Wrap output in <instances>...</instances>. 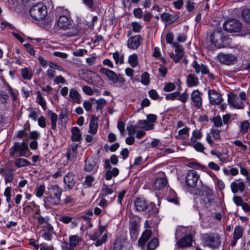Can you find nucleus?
Instances as JSON below:
<instances>
[{"instance_id":"nucleus-1","label":"nucleus","mask_w":250,"mask_h":250,"mask_svg":"<svg viewBox=\"0 0 250 250\" xmlns=\"http://www.w3.org/2000/svg\"><path fill=\"white\" fill-rule=\"evenodd\" d=\"M47 189L48 192L43 199L45 207L50 208L60 204L62 189L58 185L51 186Z\"/></svg>"},{"instance_id":"nucleus-2","label":"nucleus","mask_w":250,"mask_h":250,"mask_svg":"<svg viewBox=\"0 0 250 250\" xmlns=\"http://www.w3.org/2000/svg\"><path fill=\"white\" fill-rule=\"evenodd\" d=\"M34 217L36 218L38 224L41 226V236L44 240L51 241L52 238V234L54 233V228L49 222L50 219L48 217H43L41 215Z\"/></svg>"},{"instance_id":"nucleus-3","label":"nucleus","mask_w":250,"mask_h":250,"mask_svg":"<svg viewBox=\"0 0 250 250\" xmlns=\"http://www.w3.org/2000/svg\"><path fill=\"white\" fill-rule=\"evenodd\" d=\"M136 211L138 212L145 211L149 216L153 215L157 212V208L155 204L148 203L145 200L136 198L134 202Z\"/></svg>"},{"instance_id":"nucleus-4","label":"nucleus","mask_w":250,"mask_h":250,"mask_svg":"<svg viewBox=\"0 0 250 250\" xmlns=\"http://www.w3.org/2000/svg\"><path fill=\"white\" fill-rule=\"evenodd\" d=\"M100 72L106 76L107 80L111 84L119 87H122L125 85V80L121 75H117L113 71L105 68H101Z\"/></svg>"},{"instance_id":"nucleus-5","label":"nucleus","mask_w":250,"mask_h":250,"mask_svg":"<svg viewBox=\"0 0 250 250\" xmlns=\"http://www.w3.org/2000/svg\"><path fill=\"white\" fill-rule=\"evenodd\" d=\"M202 239L204 246L211 249L218 248L221 245V237L216 233L204 234Z\"/></svg>"},{"instance_id":"nucleus-6","label":"nucleus","mask_w":250,"mask_h":250,"mask_svg":"<svg viewBox=\"0 0 250 250\" xmlns=\"http://www.w3.org/2000/svg\"><path fill=\"white\" fill-rule=\"evenodd\" d=\"M229 39L224 36L221 30H215L210 34V41L214 46L217 48L225 47L227 44L225 41Z\"/></svg>"},{"instance_id":"nucleus-7","label":"nucleus","mask_w":250,"mask_h":250,"mask_svg":"<svg viewBox=\"0 0 250 250\" xmlns=\"http://www.w3.org/2000/svg\"><path fill=\"white\" fill-rule=\"evenodd\" d=\"M47 14L46 7L42 3H38L33 5L30 10L32 18L37 21L43 20Z\"/></svg>"},{"instance_id":"nucleus-8","label":"nucleus","mask_w":250,"mask_h":250,"mask_svg":"<svg viewBox=\"0 0 250 250\" xmlns=\"http://www.w3.org/2000/svg\"><path fill=\"white\" fill-rule=\"evenodd\" d=\"M28 150V145L25 142L22 143L15 142L13 146L10 149V154L14 157L16 156V154L18 153L19 156L26 157V153Z\"/></svg>"},{"instance_id":"nucleus-9","label":"nucleus","mask_w":250,"mask_h":250,"mask_svg":"<svg viewBox=\"0 0 250 250\" xmlns=\"http://www.w3.org/2000/svg\"><path fill=\"white\" fill-rule=\"evenodd\" d=\"M241 27V23L236 19L228 20L223 24L224 29L229 32H238Z\"/></svg>"},{"instance_id":"nucleus-10","label":"nucleus","mask_w":250,"mask_h":250,"mask_svg":"<svg viewBox=\"0 0 250 250\" xmlns=\"http://www.w3.org/2000/svg\"><path fill=\"white\" fill-rule=\"evenodd\" d=\"M83 79L88 84L95 85L101 84L102 82V80L99 75L90 71L84 73Z\"/></svg>"},{"instance_id":"nucleus-11","label":"nucleus","mask_w":250,"mask_h":250,"mask_svg":"<svg viewBox=\"0 0 250 250\" xmlns=\"http://www.w3.org/2000/svg\"><path fill=\"white\" fill-rule=\"evenodd\" d=\"M172 46L175 48V54L169 53V55L175 63H178L184 55V50L183 46L180 45L177 42H174L172 43Z\"/></svg>"},{"instance_id":"nucleus-12","label":"nucleus","mask_w":250,"mask_h":250,"mask_svg":"<svg viewBox=\"0 0 250 250\" xmlns=\"http://www.w3.org/2000/svg\"><path fill=\"white\" fill-rule=\"evenodd\" d=\"M57 25L59 28L64 30L73 29L74 26L72 21L70 17L66 15H61L59 17L57 21Z\"/></svg>"},{"instance_id":"nucleus-13","label":"nucleus","mask_w":250,"mask_h":250,"mask_svg":"<svg viewBox=\"0 0 250 250\" xmlns=\"http://www.w3.org/2000/svg\"><path fill=\"white\" fill-rule=\"evenodd\" d=\"M203 94L198 89L194 90L190 95L191 104L196 109H199L202 106Z\"/></svg>"},{"instance_id":"nucleus-14","label":"nucleus","mask_w":250,"mask_h":250,"mask_svg":"<svg viewBox=\"0 0 250 250\" xmlns=\"http://www.w3.org/2000/svg\"><path fill=\"white\" fill-rule=\"evenodd\" d=\"M199 178V175L195 170H189L186 175V182L187 185L191 188H195Z\"/></svg>"},{"instance_id":"nucleus-15","label":"nucleus","mask_w":250,"mask_h":250,"mask_svg":"<svg viewBox=\"0 0 250 250\" xmlns=\"http://www.w3.org/2000/svg\"><path fill=\"white\" fill-rule=\"evenodd\" d=\"M228 101L229 104L234 108H244L243 102L241 101L237 95L233 93L228 95Z\"/></svg>"},{"instance_id":"nucleus-16","label":"nucleus","mask_w":250,"mask_h":250,"mask_svg":"<svg viewBox=\"0 0 250 250\" xmlns=\"http://www.w3.org/2000/svg\"><path fill=\"white\" fill-rule=\"evenodd\" d=\"M140 226V221L139 219L134 218L131 219L129 224V231L132 239L135 240L137 239Z\"/></svg>"},{"instance_id":"nucleus-17","label":"nucleus","mask_w":250,"mask_h":250,"mask_svg":"<svg viewBox=\"0 0 250 250\" xmlns=\"http://www.w3.org/2000/svg\"><path fill=\"white\" fill-rule=\"evenodd\" d=\"M76 182L75 174L72 172H68L63 178L64 188L65 190L73 189Z\"/></svg>"},{"instance_id":"nucleus-18","label":"nucleus","mask_w":250,"mask_h":250,"mask_svg":"<svg viewBox=\"0 0 250 250\" xmlns=\"http://www.w3.org/2000/svg\"><path fill=\"white\" fill-rule=\"evenodd\" d=\"M143 41L141 35H136L130 37L127 42V47L131 49H137Z\"/></svg>"},{"instance_id":"nucleus-19","label":"nucleus","mask_w":250,"mask_h":250,"mask_svg":"<svg viewBox=\"0 0 250 250\" xmlns=\"http://www.w3.org/2000/svg\"><path fill=\"white\" fill-rule=\"evenodd\" d=\"M219 61L222 64L229 65L236 60L237 57L232 54H219L218 56Z\"/></svg>"},{"instance_id":"nucleus-20","label":"nucleus","mask_w":250,"mask_h":250,"mask_svg":"<svg viewBox=\"0 0 250 250\" xmlns=\"http://www.w3.org/2000/svg\"><path fill=\"white\" fill-rule=\"evenodd\" d=\"M102 233L99 230L94 233L90 235V239L92 240H96L95 243V245L96 247H99L101 246L103 243H104L107 241V235L106 233H104L101 237V239L99 238L102 235Z\"/></svg>"},{"instance_id":"nucleus-21","label":"nucleus","mask_w":250,"mask_h":250,"mask_svg":"<svg viewBox=\"0 0 250 250\" xmlns=\"http://www.w3.org/2000/svg\"><path fill=\"white\" fill-rule=\"evenodd\" d=\"M208 95L209 102L212 104H220L223 100L221 95L214 90L209 89Z\"/></svg>"},{"instance_id":"nucleus-22","label":"nucleus","mask_w":250,"mask_h":250,"mask_svg":"<svg viewBox=\"0 0 250 250\" xmlns=\"http://www.w3.org/2000/svg\"><path fill=\"white\" fill-rule=\"evenodd\" d=\"M68 99L73 104H80L82 97L76 88H72L69 90Z\"/></svg>"},{"instance_id":"nucleus-23","label":"nucleus","mask_w":250,"mask_h":250,"mask_svg":"<svg viewBox=\"0 0 250 250\" xmlns=\"http://www.w3.org/2000/svg\"><path fill=\"white\" fill-rule=\"evenodd\" d=\"M244 232L243 228L240 226H236L234 228L233 238L231 242V246H235L237 243L238 240L241 238L243 236Z\"/></svg>"},{"instance_id":"nucleus-24","label":"nucleus","mask_w":250,"mask_h":250,"mask_svg":"<svg viewBox=\"0 0 250 250\" xmlns=\"http://www.w3.org/2000/svg\"><path fill=\"white\" fill-rule=\"evenodd\" d=\"M152 236V231L150 229H146L142 233L139 238L138 243V246L143 248L146 244V242Z\"/></svg>"},{"instance_id":"nucleus-25","label":"nucleus","mask_w":250,"mask_h":250,"mask_svg":"<svg viewBox=\"0 0 250 250\" xmlns=\"http://www.w3.org/2000/svg\"><path fill=\"white\" fill-rule=\"evenodd\" d=\"M161 20L166 22L167 25H169L177 21L179 18L176 14H170L168 13H163L161 15Z\"/></svg>"},{"instance_id":"nucleus-26","label":"nucleus","mask_w":250,"mask_h":250,"mask_svg":"<svg viewBox=\"0 0 250 250\" xmlns=\"http://www.w3.org/2000/svg\"><path fill=\"white\" fill-rule=\"evenodd\" d=\"M192 236L191 234L185 235L177 242L178 246L180 248L189 247L192 245Z\"/></svg>"},{"instance_id":"nucleus-27","label":"nucleus","mask_w":250,"mask_h":250,"mask_svg":"<svg viewBox=\"0 0 250 250\" xmlns=\"http://www.w3.org/2000/svg\"><path fill=\"white\" fill-rule=\"evenodd\" d=\"M33 211H35L36 214H39L41 212L39 206L34 202H30L23 208V212L25 214H28Z\"/></svg>"},{"instance_id":"nucleus-28","label":"nucleus","mask_w":250,"mask_h":250,"mask_svg":"<svg viewBox=\"0 0 250 250\" xmlns=\"http://www.w3.org/2000/svg\"><path fill=\"white\" fill-rule=\"evenodd\" d=\"M245 185L243 182H239L238 180L232 182L230 184V188L233 193L238 192H243L245 190Z\"/></svg>"},{"instance_id":"nucleus-29","label":"nucleus","mask_w":250,"mask_h":250,"mask_svg":"<svg viewBox=\"0 0 250 250\" xmlns=\"http://www.w3.org/2000/svg\"><path fill=\"white\" fill-rule=\"evenodd\" d=\"M197 74L201 73L202 75L208 74L209 70L205 65L198 63L196 61H194L192 64Z\"/></svg>"},{"instance_id":"nucleus-30","label":"nucleus","mask_w":250,"mask_h":250,"mask_svg":"<svg viewBox=\"0 0 250 250\" xmlns=\"http://www.w3.org/2000/svg\"><path fill=\"white\" fill-rule=\"evenodd\" d=\"M181 81L177 79L174 81V83H167L165 84V86L164 87V90L166 92H170L174 90L175 89L176 85L178 86V90H181Z\"/></svg>"},{"instance_id":"nucleus-31","label":"nucleus","mask_w":250,"mask_h":250,"mask_svg":"<svg viewBox=\"0 0 250 250\" xmlns=\"http://www.w3.org/2000/svg\"><path fill=\"white\" fill-rule=\"evenodd\" d=\"M187 86L191 87L197 86L199 83L198 78L193 74H189L187 78Z\"/></svg>"},{"instance_id":"nucleus-32","label":"nucleus","mask_w":250,"mask_h":250,"mask_svg":"<svg viewBox=\"0 0 250 250\" xmlns=\"http://www.w3.org/2000/svg\"><path fill=\"white\" fill-rule=\"evenodd\" d=\"M98 128V119L93 116L89 122L88 133L91 135H95L97 132Z\"/></svg>"},{"instance_id":"nucleus-33","label":"nucleus","mask_w":250,"mask_h":250,"mask_svg":"<svg viewBox=\"0 0 250 250\" xmlns=\"http://www.w3.org/2000/svg\"><path fill=\"white\" fill-rule=\"evenodd\" d=\"M71 140L73 142H80L82 140L80 129L77 126L73 127L71 129Z\"/></svg>"},{"instance_id":"nucleus-34","label":"nucleus","mask_w":250,"mask_h":250,"mask_svg":"<svg viewBox=\"0 0 250 250\" xmlns=\"http://www.w3.org/2000/svg\"><path fill=\"white\" fill-rule=\"evenodd\" d=\"M96 166V160L92 158L87 159L85 162L84 170L87 172L94 170Z\"/></svg>"},{"instance_id":"nucleus-35","label":"nucleus","mask_w":250,"mask_h":250,"mask_svg":"<svg viewBox=\"0 0 250 250\" xmlns=\"http://www.w3.org/2000/svg\"><path fill=\"white\" fill-rule=\"evenodd\" d=\"M1 173L4 178L6 183L11 182L13 180L14 170L3 169L1 171Z\"/></svg>"},{"instance_id":"nucleus-36","label":"nucleus","mask_w":250,"mask_h":250,"mask_svg":"<svg viewBox=\"0 0 250 250\" xmlns=\"http://www.w3.org/2000/svg\"><path fill=\"white\" fill-rule=\"evenodd\" d=\"M167 184V179L165 178H157L154 183V187L156 189L160 190L164 188Z\"/></svg>"},{"instance_id":"nucleus-37","label":"nucleus","mask_w":250,"mask_h":250,"mask_svg":"<svg viewBox=\"0 0 250 250\" xmlns=\"http://www.w3.org/2000/svg\"><path fill=\"white\" fill-rule=\"evenodd\" d=\"M21 75L23 79L30 80L33 76V71L31 68L24 67L21 69Z\"/></svg>"},{"instance_id":"nucleus-38","label":"nucleus","mask_w":250,"mask_h":250,"mask_svg":"<svg viewBox=\"0 0 250 250\" xmlns=\"http://www.w3.org/2000/svg\"><path fill=\"white\" fill-rule=\"evenodd\" d=\"M187 145L199 152H203L205 148L204 145L198 141L188 142Z\"/></svg>"},{"instance_id":"nucleus-39","label":"nucleus","mask_w":250,"mask_h":250,"mask_svg":"<svg viewBox=\"0 0 250 250\" xmlns=\"http://www.w3.org/2000/svg\"><path fill=\"white\" fill-rule=\"evenodd\" d=\"M36 102L41 106L42 109L45 111L46 109V102L44 98L42 96L40 91L36 92Z\"/></svg>"},{"instance_id":"nucleus-40","label":"nucleus","mask_w":250,"mask_h":250,"mask_svg":"<svg viewBox=\"0 0 250 250\" xmlns=\"http://www.w3.org/2000/svg\"><path fill=\"white\" fill-rule=\"evenodd\" d=\"M82 241V238L78 235H71L69 237V243L74 248L79 242Z\"/></svg>"},{"instance_id":"nucleus-41","label":"nucleus","mask_w":250,"mask_h":250,"mask_svg":"<svg viewBox=\"0 0 250 250\" xmlns=\"http://www.w3.org/2000/svg\"><path fill=\"white\" fill-rule=\"evenodd\" d=\"M203 137V134L200 129H196L192 132L191 136L188 142L198 141Z\"/></svg>"},{"instance_id":"nucleus-42","label":"nucleus","mask_w":250,"mask_h":250,"mask_svg":"<svg viewBox=\"0 0 250 250\" xmlns=\"http://www.w3.org/2000/svg\"><path fill=\"white\" fill-rule=\"evenodd\" d=\"M119 173V170L117 167H114L112 170L108 169L105 173V178L106 180H110L112 177H116Z\"/></svg>"},{"instance_id":"nucleus-43","label":"nucleus","mask_w":250,"mask_h":250,"mask_svg":"<svg viewBox=\"0 0 250 250\" xmlns=\"http://www.w3.org/2000/svg\"><path fill=\"white\" fill-rule=\"evenodd\" d=\"M141 128L145 129L146 130H150L153 129L154 125L149 123L147 120H140L138 122Z\"/></svg>"},{"instance_id":"nucleus-44","label":"nucleus","mask_w":250,"mask_h":250,"mask_svg":"<svg viewBox=\"0 0 250 250\" xmlns=\"http://www.w3.org/2000/svg\"><path fill=\"white\" fill-rule=\"evenodd\" d=\"M189 128L186 127L179 130L178 134L175 136V138L179 140H184L186 138L185 136L188 134Z\"/></svg>"},{"instance_id":"nucleus-45","label":"nucleus","mask_w":250,"mask_h":250,"mask_svg":"<svg viewBox=\"0 0 250 250\" xmlns=\"http://www.w3.org/2000/svg\"><path fill=\"white\" fill-rule=\"evenodd\" d=\"M15 166L18 167H24L30 165V163L27 160L23 158H19L15 160Z\"/></svg>"},{"instance_id":"nucleus-46","label":"nucleus","mask_w":250,"mask_h":250,"mask_svg":"<svg viewBox=\"0 0 250 250\" xmlns=\"http://www.w3.org/2000/svg\"><path fill=\"white\" fill-rule=\"evenodd\" d=\"M113 191L114 190L112 188H109L106 185L104 184L101 189L100 195L102 197H105L107 195L112 194Z\"/></svg>"},{"instance_id":"nucleus-47","label":"nucleus","mask_w":250,"mask_h":250,"mask_svg":"<svg viewBox=\"0 0 250 250\" xmlns=\"http://www.w3.org/2000/svg\"><path fill=\"white\" fill-rule=\"evenodd\" d=\"M45 189V187L44 185H37L35 189V193L37 197L41 198L42 197Z\"/></svg>"},{"instance_id":"nucleus-48","label":"nucleus","mask_w":250,"mask_h":250,"mask_svg":"<svg viewBox=\"0 0 250 250\" xmlns=\"http://www.w3.org/2000/svg\"><path fill=\"white\" fill-rule=\"evenodd\" d=\"M128 63L132 67L136 66L138 63V56L136 54H133L128 57Z\"/></svg>"},{"instance_id":"nucleus-49","label":"nucleus","mask_w":250,"mask_h":250,"mask_svg":"<svg viewBox=\"0 0 250 250\" xmlns=\"http://www.w3.org/2000/svg\"><path fill=\"white\" fill-rule=\"evenodd\" d=\"M159 244L158 240L157 238L152 239L147 245L146 250H154Z\"/></svg>"},{"instance_id":"nucleus-50","label":"nucleus","mask_w":250,"mask_h":250,"mask_svg":"<svg viewBox=\"0 0 250 250\" xmlns=\"http://www.w3.org/2000/svg\"><path fill=\"white\" fill-rule=\"evenodd\" d=\"M77 156V153L75 152L68 149L67 150L66 156L67 161L75 162Z\"/></svg>"},{"instance_id":"nucleus-51","label":"nucleus","mask_w":250,"mask_h":250,"mask_svg":"<svg viewBox=\"0 0 250 250\" xmlns=\"http://www.w3.org/2000/svg\"><path fill=\"white\" fill-rule=\"evenodd\" d=\"M95 103L97 104L96 109L97 110H102L106 104V100L103 98H101L99 100H95Z\"/></svg>"},{"instance_id":"nucleus-52","label":"nucleus","mask_w":250,"mask_h":250,"mask_svg":"<svg viewBox=\"0 0 250 250\" xmlns=\"http://www.w3.org/2000/svg\"><path fill=\"white\" fill-rule=\"evenodd\" d=\"M28 111L29 112L28 118L31 119L34 121H36L38 118V112L33 108H28Z\"/></svg>"},{"instance_id":"nucleus-53","label":"nucleus","mask_w":250,"mask_h":250,"mask_svg":"<svg viewBox=\"0 0 250 250\" xmlns=\"http://www.w3.org/2000/svg\"><path fill=\"white\" fill-rule=\"evenodd\" d=\"M141 83L145 85H148L150 83L149 75L146 72L143 73L141 75Z\"/></svg>"},{"instance_id":"nucleus-54","label":"nucleus","mask_w":250,"mask_h":250,"mask_svg":"<svg viewBox=\"0 0 250 250\" xmlns=\"http://www.w3.org/2000/svg\"><path fill=\"white\" fill-rule=\"evenodd\" d=\"M7 90L8 93L10 95L13 101H16L18 97L17 95V91L16 89L12 88L10 85H8L7 87Z\"/></svg>"},{"instance_id":"nucleus-55","label":"nucleus","mask_w":250,"mask_h":250,"mask_svg":"<svg viewBox=\"0 0 250 250\" xmlns=\"http://www.w3.org/2000/svg\"><path fill=\"white\" fill-rule=\"evenodd\" d=\"M250 127V124L248 121H245L243 122L240 125V131L242 133L245 134L248 132V129Z\"/></svg>"},{"instance_id":"nucleus-56","label":"nucleus","mask_w":250,"mask_h":250,"mask_svg":"<svg viewBox=\"0 0 250 250\" xmlns=\"http://www.w3.org/2000/svg\"><path fill=\"white\" fill-rule=\"evenodd\" d=\"M131 25L132 27L133 31L135 33L140 32L142 28V26H141V25L138 22H132Z\"/></svg>"},{"instance_id":"nucleus-57","label":"nucleus","mask_w":250,"mask_h":250,"mask_svg":"<svg viewBox=\"0 0 250 250\" xmlns=\"http://www.w3.org/2000/svg\"><path fill=\"white\" fill-rule=\"evenodd\" d=\"M94 181V178L93 176L88 175L85 177V180L83 182V185L90 187L92 186L93 182Z\"/></svg>"},{"instance_id":"nucleus-58","label":"nucleus","mask_w":250,"mask_h":250,"mask_svg":"<svg viewBox=\"0 0 250 250\" xmlns=\"http://www.w3.org/2000/svg\"><path fill=\"white\" fill-rule=\"evenodd\" d=\"M11 189L10 187H7L5 189V191L4 192V195L6 197V201L8 203H10L11 202Z\"/></svg>"},{"instance_id":"nucleus-59","label":"nucleus","mask_w":250,"mask_h":250,"mask_svg":"<svg viewBox=\"0 0 250 250\" xmlns=\"http://www.w3.org/2000/svg\"><path fill=\"white\" fill-rule=\"evenodd\" d=\"M179 95V92L176 91L166 95V99L167 100H174L176 99H178V97Z\"/></svg>"},{"instance_id":"nucleus-60","label":"nucleus","mask_w":250,"mask_h":250,"mask_svg":"<svg viewBox=\"0 0 250 250\" xmlns=\"http://www.w3.org/2000/svg\"><path fill=\"white\" fill-rule=\"evenodd\" d=\"M242 17L243 19L248 22H250V10L246 9L242 12Z\"/></svg>"},{"instance_id":"nucleus-61","label":"nucleus","mask_w":250,"mask_h":250,"mask_svg":"<svg viewBox=\"0 0 250 250\" xmlns=\"http://www.w3.org/2000/svg\"><path fill=\"white\" fill-rule=\"evenodd\" d=\"M9 97L6 93H2L0 95V103L5 105L7 103Z\"/></svg>"},{"instance_id":"nucleus-62","label":"nucleus","mask_w":250,"mask_h":250,"mask_svg":"<svg viewBox=\"0 0 250 250\" xmlns=\"http://www.w3.org/2000/svg\"><path fill=\"white\" fill-rule=\"evenodd\" d=\"M82 1L84 4L89 9L92 11L94 10L93 0H82Z\"/></svg>"},{"instance_id":"nucleus-63","label":"nucleus","mask_w":250,"mask_h":250,"mask_svg":"<svg viewBox=\"0 0 250 250\" xmlns=\"http://www.w3.org/2000/svg\"><path fill=\"white\" fill-rule=\"evenodd\" d=\"M68 116V111L66 108H62L60 111L59 115V119L62 120L64 118H67Z\"/></svg>"},{"instance_id":"nucleus-64","label":"nucleus","mask_w":250,"mask_h":250,"mask_svg":"<svg viewBox=\"0 0 250 250\" xmlns=\"http://www.w3.org/2000/svg\"><path fill=\"white\" fill-rule=\"evenodd\" d=\"M134 16L138 19H141L143 16V12L140 8L134 9L133 10Z\"/></svg>"}]
</instances>
